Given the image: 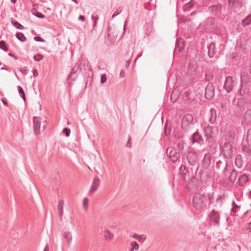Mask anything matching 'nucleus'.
I'll return each mask as SVG.
<instances>
[{
    "mask_svg": "<svg viewBox=\"0 0 251 251\" xmlns=\"http://www.w3.org/2000/svg\"><path fill=\"white\" fill-rule=\"evenodd\" d=\"M92 70L87 60L82 59L78 61L72 68L71 72L68 77L69 84L71 85V83L76 80L77 77L76 73L78 72H81L83 75L87 74L89 75V73Z\"/></svg>",
    "mask_w": 251,
    "mask_h": 251,
    "instance_id": "nucleus-1",
    "label": "nucleus"
},
{
    "mask_svg": "<svg viewBox=\"0 0 251 251\" xmlns=\"http://www.w3.org/2000/svg\"><path fill=\"white\" fill-rule=\"evenodd\" d=\"M206 198L203 195L196 194L193 199L194 207L198 210H202L206 206Z\"/></svg>",
    "mask_w": 251,
    "mask_h": 251,
    "instance_id": "nucleus-2",
    "label": "nucleus"
},
{
    "mask_svg": "<svg viewBox=\"0 0 251 251\" xmlns=\"http://www.w3.org/2000/svg\"><path fill=\"white\" fill-rule=\"evenodd\" d=\"M220 151L225 158L230 159L233 155L232 146L229 141H226L223 145H220Z\"/></svg>",
    "mask_w": 251,
    "mask_h": 251,
    "instance_id": "nucleus-3",
    "label": "nucleus"
},
{
    "mask_svg": "<svg viewBox=\"0 0 251 251\" xmlns=\"http://www.w3.org/2000/svg\"><path fill=\"white\" fill-rule=\"evenodd\" d=\"M193 125V117L191 114H186L183 116L182 122L181 127L183 130H187Z\"/></svg>",
    "mask_w": 251,
    "mask_h": 251,
    "instance_id": "nucleus-4",
    "label": "nucleus"
},
{
    "mask_svg": "<svg viewBox=\"0 0 251 251\" xmlns=\"http://www.w3.org/2000/svg\"><path fill=\"white\" fill-rule=\"evenodd\" d=\"M166 153L173 162H176L180 157V154L177 150L172 147H169L167 149Z\"/></svg>",
    "mask_w": 251,
    "mask_h": 251,
    "instance_id": "nucleus-5",
    "label": "nucleus"
},
{
    "mask_svg": "<svg viewBox=\"0 0 251 251\" xmlns=\"http://www.w3.org/2000/svg\"><path fill=\"white\" fill-rule=\"evenodd\" d=\"M222 5L220 3H216L208 7V10L213 15L219 16L222 14Z\"/></svg>",
    "mask_w": 251,
    "mask_h": 251,
    "instance_id": "nucleus-6",
    "label": "nucleus"
},
{
    "mask_svg": "<svg viewBox=\"0 0 251 251\" xmlns=\"http://www.w3.org/2000/svg\"><path fill=\"white\" fill-rule=\"evenodd\" d=\"M234 87V81L231 76H227L226 78L223 88L227 93H230Z\"/></svg>",
    "mask_w": 251,
    "mask_h": 251,
    "instance_id": "nucleus-7",
    "label": "nucleus"
},
{
    "mask_svg": "<svg viewBox=\"0 0 251 251\" xmlns=\"http://www.w3.org/2000/svg\"><path fill=\"white\" fill-rule=\"evenodd\" d=\"M215 88L213 85L209 83L205 89V97L208 100H211L214 96Z\"/></svg>",
    "mask_w": 251,
    "mask_h": 251,
    "instance_id": "nucleus-8",
    "label": "nucleus"
},
{
    "mask_svg": "<svg viewBox=\"0 0 251 251\" xmlns=\"http://www.w3.org/2000/svg\"><path fill=\"white\" fill-rule=\"evenodd\" d=\"M187 158L188 162L190 165L195 166L198 162V156L195 151H190L187 155Z\"/></svg>",
    "mask_w": 251,
    "mask_h": 251,
    "instance_id": "nucleus-9",
    "label": "nucleus"
},
{
    "mask_svg": "<svg viewBox=\"0 0 251 251\" xmlns=\"http://www.w3.org/2000/svg\"><path fill=\"white\" fill-rule=\"evenodd\" d=\"M209 220L212 223L216 225L219 224L220 215L217 211H216L214 210H212L211 213L209 214Z\"/></svg>",
    "mask_w": 251,
    "mask_h": 251,
    "instance_id": "nucleus-10",
    "label": "nucleus"
},
{
    "mask_svg": "<svg viewBox=\"0 0 251 251\" xmlns=\"http://www.w3.org/2000/svg\"><path fill=\"white\" fill-rule=\"evenodd\" d=\"M236 135V129L234 127L230 128L227 131L226 138L228 141H233Z\"/></svg>",
    "mask_w": 251,
    "mask_h": 251,
    "instance_id": "nucleus-11",
    "label": "nucleus"
},
{
    "mask_svg": "<svg viewBox=\"0 0 251 251\" xmlns=\"http://www.w3.org/2000/svg\"><path fill=\"white\" fill-rule=\"evenodd\" d=\"M208 55L209 58H212L215 56L217 57L219 54L217 53V50L215 48V44L213 43H211L208 47Z\"/></svg>",
    "mask_w": 251,
    "mask_h": 251,
    "instance_id": "nucleus-12",
    "label": "nucleus"
},
{
    "mask_svg": "<svg viewBox=\"0 0 251 251\" xmlns=\"http://www.w3.org/2000/svg\"><path fill=\"white\" fill-rule=\"evenodd\" d=\"M192 142L194 143L202 144L203 140L202 138V136L199 134V133L196 131L194 133L191 137Z\"/></svg>",
    "mask_w": 251,
    "mask_h": 251,
    "instance_id": "nucleus-13",
    "label": "nucleus"
},
{
    "mask_svg": "<svg viewBox=\"0 0 251 251\" xmlns=\"http://www.w3.org/2000/svg\"><path fill=\"white\" fill-rule=\"evenodd\" d=\"M217 111L214 108H211L209 113V122L212 125L216 124Z\"/></svg>",
    "mask_w": 251,
    "mask_h": 251,
    "instance_id": "nucleus-14",
    "label": "nucleus"
},
{
    "mask_svg": "<svg viewBox=\"0 0 251 251\" xmlns=\"http://www.w3.org/2000/svg\"><path fill=\"white\" fill-rule=\"evenodd\" d=\"M41 123L38 117L33 118V128L35 134H38L40 132Z\"/></svg>",
    "mask_w": 251,
    "mask_h": 251,
    "instance_id": "nucleus-15",
    "label": "nucleus"
},
{
    "mask_svg": "<svg viewBox=\"0 0 251 251\" xmlns=\"http://www.w3.org/2000/svg\"><path fill=\"white\" fill-rule=\"evenodd\" d=\"M100 178L96 176L94 177L93 183L90 187V193L95 192L98 189V186L100 185Z\"/></svg>",
    "mask_w": 251,
    "mask_h": 251,
    "instance_id": "nucleus-16",
    "label": "nucleus"
},
{
    "mask_svg": "<svg viewBox=\"0 0 251 251\" xmlns=\"http://www.w3.org/2000/svg\"><path fill=\"white\" fill-rule=\"evenodd\" d=\"M108 31V37L109 39L111 40L112 42H114L118 36V31L111 28H109Z\"/></svg>",
    "mask_w": 251,
    "mask_h": 251,
    "instance_id": "nucleus-17",
    "label": "nucleus"
},
{
    "mask_svg": "<svg viewBox=\"0 0 251 251\" xmlns=\"http://www.w3.org/2000/svg\"><path fill=\"white\" fill-rule=\"evenodd\" d=\"M249 102V100L247 98H242L238 99L237 105L240 109L245 108L246 105Z\"/></svg>",
    "mask_w": 251,
    "mask_h": 251,
    "instance_id": "nucleus-18",
    "label": "nucleus"
},
{
    "mask_svg": "<svg viewBox=\"0 0 251 251\" xmlns=\"http://www.w3.org/2000/svg\"><path fill=\"white\" fill-rule=\"evenodd\" d=\"M228 6L233 8H237L241 6V0H228Z\"/></svg>",
    "mask_w": 251,
    "mask_h": 251,
    "instance_id": "nucleus-19",
    "label": "nucleus"
},
{
    "mask_svg": "<svg viewBox=\"0 0 251 251\" xmlns=\"http://www.w3.org/2000/svg\"><path fill=\"white\" fill-rule=\"evenodd\" d=\"M244 119L248 124H251V109H248L245 112L244 116Z\"/></svg>",
    "mask_w": 251,
    "mask_h": 251,
    "instance_id": "nucleus-20",
    "label": "nucleus"
},
{
    "mask_svg": "<svg viewBox=\"0 0 251 251\" xmlns=\"http://www.w3.org/2000/svg\"><path fill=\"white\" fill-rule=\"evenodd\" d=\"M179 172L183 180L186 181V179L185 176L187 173V170L186 169L185 167L181 165L179 168Z\"/></svg>",
    "mask_w": 251,
    "mask_h": 251,
    "instance_id": "nucleus-21",
    "label": "nucleus"
},
{
    "mask_svg": "<svg viewBox=\"0 0 251 251\" xmlns=\"http://www.w3.org/2000/svg\"><path fill=\"white\" fill-rule=\"evenodd\" d=\"M203 131L205 133V136L207 139L210 137L213 133L212 127L210 126H207L203 128Z\"/></svg>",
    "mask_w": 251,
    "mask_h": 251,
    "instance_id": "nucleus-22",
    "label": "nucleus"
},
{
    "mask_svg": "<svg viewBox=\"0 0 251 251\" xmlns=\"http://www.w3.org/2000/svg\"><path fill=\"white\" fill-rule=\"evenodd\" d=\"M63 205H64V201L63 200H60L58 201V215L59 217H61L63 214Z\"/></svg>",
    "mask_w": 251,
    "mask_h": 251,
    "instance_id": "nucleus-23",
    "label": "nucleus"
},
{
    "mask_svg": "<svg viewBox=\"0 0 251 251\" xmlns=\"http://www.w3.org/2000/svg\"><path fill=\"white\" fill-rule=\"evenodd\" d=\"M251 23V14L248 15L242 21V25L244 27L249 25Z\"/></svg>",
    "mask_w": 251,
    "mask_h": 251,
    "instance_id": "nucleus-24",
    "label": "nucleus"
},
{
    "mask_svg": "<svg viewBox=\"0 0 251 251\" xmlns=\"http://www.w3.org/2000/svg\"><path fill=\"white\" fill-rule=\"evenodd\" d=\"M237 176L238 171L235 169L232 170L229 176V179L230 181L234 182L237 177Z\"/></svg>",
    "mask_w": 251,
    "mask_h": 251,
    "instance_id": "nucleus-25",
    "label": "nucleus"
},
{
    "mask_svg": "<svg viewBox=\"0 0 251 251\" xmlns=\"http://www.w3.org/2000/svg\"><path fill=\"white\" fill-rule=\"evenodd\" d=\"M133 237L140 242H144L146 239V237L144 235L134 234Z\"/></svg>",
    "mask_w": 251,
    "mask_h": 251,
    "instance_id": "nucleus-26",
    "label": "nucleus"
},
{
    "mask_svg": "<svg viewBox=\"0 0 251 251\" xmlns=\"http://www.w3.org/2000/svg\"><path fill=\"white\" fill-rule=\"evenodd\" d=\"M16 37L18 40L22 42H25L26 40V38L22 32H17L16 34Z\"/></svg>",
    "mask_w": 251,
    "mask_h": 251,
    "instance_id": "nucleus-27",
    "label": "nucleus"
},
{
    "mask_svg": "<svg viewBox=\"0 0 251 251\" xmlns=\"http://www.w3.org/2000/svg\"><path fill=\"white\" fill-rule=\"evenodd\" d=\"M239 180L241 185H243L248 181V177L246 175H242L240 176Z\"/></svg>",
    "mask_w": 251,
    "mask_h": 251,
    "instance_id": "nucleus-28",
    "label": "nucleus"
},
{
    "mask_svg": "<svg viewBox=\"0 0 251 251\" xmlns=\"http://www.w3.org/2000/svg\"><path fill=\"white\" fill-rule=\"evenodd\" d=\"M183 47V42L181 39H177L176 43L175 50L178 49V50L180 51Z\"/></svg>",
    "mask_w": 251,
    "mask_h": 251,
    "instance_id": "nucleus-29",
    "label": "nucleus"
},
{
    "mask_svg": "<svg viewBox=\"0 0 251 251\" xmlns=\"http://www.w3.org/2000/svg\"><path fill=\"white\" fill-rule=\"evenodd\" d=\"M242 150L247 155H250L251 154V149L245 145H242Z\"/></svg>",
    "mask_w": 251,
    "mask_h": 251,
    "instance_id": "nucleus-30",
    "label": "nucleus"
},
{
    "mask_svg": "<svg viewBox=\"0 0 251 251\" xmlns=\"http://www.w3.org/2000/svg\"><path fill=\"white\" fill-rule=\"evenodd\" d=\"M241 156L240 155H236L235 159V163L236 165V166L240 168L242 167V165L241 162Z\"/></svg>",
    "mask_w": 251,
    "mask_h": 251,
    "instance_id": "nucleus-31",
    "label": "nucleus"
},
{
    "mask_svg": "<svg viewBox=\"0 0 251 251\" xmlns=\"http://www.w3.org/2000/svg\"><path fill=\"white\" fill-rule=\"evenodd\" d=\"M11 24L16 28L22 30L24 28V27L20 23L16 21H12Z\"/></svg>",
    "mask_w": 251,
    "mask_h": 251,
    "instance_id": "nucleus-32",
    "label": "nucleus"
},
{
    "mask_svg": "<svg viewBox=\"0 0 251 251\" xmlns=\"http://www.w3.org/2000/svg\"><path fill=\"white\" fill-rule=\"evenodd\" d=\"M17 88H18V92H19L20 96L21 97V98H22V99L24 100V101H25V100H26L25 96V92H24V91L23 88L20 86H18L17 87Z\"/></svg>",
    "mask_w": 251,
    "mask_h": 251,
    "instance_id": "nucleus-33",
    "label": "nucleus"
},
{
    "mask_svg": "<svg viewBox=\"0 0 251 251\" xmlns=\"http://www.w3.org/2000/svg\"><path fill=\"white\" fill-rule=\"evenodd\" d=\"M104 237L106 240H111L113 238V235L108 230H105Z\"/></svg>",
    "mask_w": 251,
    "mask_h": 251,
    "instance_id": "nucleus-34",
    "label": "nucleus"
},
{
    "mask_svg": "<svg viewBox=\"0 0 251 251\" xmlns=\"http://www.w3.org/2000/svg\"><path fill=\"white\" fill-rule=\"evenodd\" d=\"M64 238L68 243H70L72 239L71 233L69 232H65L64 233Z\"/></svg>",
    "mask_w": 251,
    "mask_h": 251,
    "instance_id": "nucleus-35",
    "label": "nucleus"
},
{
    "mask_svg": "<svg viewBox=\"0 0 251 251\" xmlns=\"http://www.w3.org/2000/svg\"><path fill=\"white\" fill-rule=\"evenodd\" d=\"M231 205L232 207L231 209V211L232 212H236L237 210L240 208V206L237 205L234 201H232Z\"/></svg>",
    "mask_w": 251,
    "mask_h": 251,
    "instance_id": "nucleus-36",
    "label": "nucleus"
},
{
    "mask_svg": "<svg viewBox=\"0 0 251 251\" xmlns=\"http://www.w3.org/2000/svg\"><path fill=\"white\" fill-rule=\"evenodd\" d=\"M0 49L4 51H7L8 50V48L6 46V42L5 41H0Z\"/></svg>",
    "mask_w": 251,
    "mask_h": 251,
    "instance_id": "nucleus-37",
    "label": "nucleus"
},
{
    "mask_svg": "<svg viewBox=\"0 0 251 251\" xmlns=\"http://www.w3.org/2000/svg\"><path fill=\"white\" fill-rule=\"evenodd\" d=\"M92 19L94 21L93 26L95 27L97 24V22L99 18L98 15L93 14L92 16Z\"/></svg>",
    "mask_w": 251,
    "mask_h": 251,
    "instance_id": "nucleus-38",
    "label": "nucleus"
},
{
    "mask_svg": "<svg viewBox=\"0 0 251 251\" xmlns=\"http://www.w3.org/2000/svg\"><path fill=\"white\" fill-rule=\"evenodd\" d=\"M88 199L87 198H85L83 201V207L85 210H87L88 208Z\"/></svg>",
    "mask_w": 251,
    "mask_h": 251,
    "instance_id": "nucleus-39",
    "label": "nucleus"
},
{
    "mask_svg": "<svg viewBox=\"0 0 251 251\" xmlns=\"http://www.w3.org/2000/svg\"><path fill=\"white\" fill-rule=\"evenodd\" d=\"M63 132L65 133L66 137H69L70 135L71 130L68 128H65L63 129Z\"/></svg>",
    "mask_w": 251,
    "mask_h": 251,
    "instance_id": "nucleus-40",
    "label": "nucleus"
},
{
    "mask_svg": "<svg viewBox=\"0 0 251 251\" xmlns=\"http://www.w3.org/2000/svg\"><path fill=\"white\" fill-rule=\"evenodd\" d=\"M43 56L40 54H38L36 55H34L33 57L34 59L36 61H40L43 59Z\"/></svg>",
    "mask_w": 251,
    "mask_h": 251,
    "instance_id": "nucleus-41",
    "label": "nucleus"
},
{
    "mask_svg": "<svg viewBox=\"0 0 251 251\" xmlns=\"http://www.w3.org/2000/svg\"><path fill=\"white\" fill-rule=\"evenodd\" d=\"M130 246L133 248L135 250H138L139 249V245L136 242H132L130 243Z\"/></svg>",
    "mask_w": 251,
    "mask_h": 251,
    "instance_id": "nucleus-42",
    "label": "nucleus"
},
{
    "mask_svg": "<svg viewBox=\"0 0 251 251\" xmlns=\"http://www.w3.org/2000/svg\"><path fill=\"white\" fill-rule=\"evenodd\" d=\"M33 15L39 18H44L45 17L44 15L39 12H35L33 13Z\"/></svg>",
    "mask_w": 251,
    "mask_h": 251,
    "instance_id": "nucleus-43",
    "label": "nucleus"
},
{
    "mask_svg": "<svg viewBox=\"0 0 251 251\" xmlns=\"http://www.w3.org/2000/svg\"><path fill=\"white\" fill-rule=\"evenodd\" d=\"M122 9H117L112 16V19H114L116 16L119 15L121 12Z\"/></svg>",
    "mask_w": 251,
    "mask_h": 251,
    "instance_id": "nucleus-44",
    "label": "nucleus"
},
{
    "mask_svg": "<svg viewBox=\"0 0 251 251\" xmlns=\"http://www.w3.org/2000/svg\"><path fill=\"white\" fill-rule=\"evenodd\" d=\"M107 80V77L105 75H102L100 77V83L102 84L104 83Z\"/></svg>",
    "mask_w": 251,
    "mask_h": 251,
    "instance_id": "nucleus-45",
    "label": "nucleus"
},
{
    "mask_svg": "<svg viewBox=\"0 0 251 251\" xmlns=\"http://www.w3.org/2000/svg\"><path fill=\"white\" fill-rule=\"evenodd\" d=\"M34 40L37 42H45V40L40 36H35L34 37Z\"/></svg>",
    "mask_w": 251,
    "mask_h": 251,
    "instance_id": "nucleus-46",
    "label": "nucleus"
},
{
    "mask_svg": "<svg viewBox=\"0 0 251 251\" xmlns=\"http://www.w3.org/2000/svg\"><path fill=\"white\" fill-rule=\"evenodd\" d=\"M25 67V69H20V71L23 74L25 75L28 73V70Z\"/></svg>",
    "mask_w": 251,
    "mask_h": 251,
    "instance_id": "nucleus-47",
    "label": "nucleus"
},
{
    "mask_svg": "<svg viewBox=\"0 0 251 251\" xmlns=\"http://www.w3.org/2000/svg\"><path fill=\"white\" fill-rule=\"evenodd\" d=\"M130 137H129L128 141L126 144V147L127 148H130L131 147V144L130 143Z\"/></svg>",
    "mask_w": 251,
    "mask_h": 251,
    "instance_id": "nucleus-48",
    "label": "nucleus"
},
{
    "mask_svg": "<svg viewBox=\"0 0 251 251\" xmlns=\"http://www.w3.org/2000/svg\"><path fill=\"white\" fill-rule=\"evenodd\" d=\"M120 76L121 77H124L125 76V72L122 70L120 72Z\"/></svg>",
    "mask_w": 251,
    "mask_h": 251,
    "instance_id": "nucleus-49",
    "label": "nucleus"
},
{
    "mask_svg": "<svg viewBox=\"0 0 251 251\" xmlns=\"http://www.w3.org/2000/svg\"><path fill=\"white\" fill-rule=\"evenodd\" d=\"M1 101H2V103H3L4 105H5V106H8V103H7V100H6L5 99H4V98L2 99L1 100Z\"/></svg>",
    "mask_w": 251,
    "mask_h": 251,
    "instance_id": "nucleus-50",
    "label": "nucleus"
},
{
    "mask_svg": "<svg viewBox=\"0 0 251 251\" xmlns=\"http://www.w3.org/2000/svg\"><path fill=\"white\" fill-rule=\"evenodd\" d=\"M85 19V18L83 15H80L78 17V20H81L82 22L84 21Z\"/></svg>",
    "mask_w": 251,
    "mask_h": 251,
    "instance_id": "nucleus-51",
    "label": "nucleus"
},
{
    "mask_svg": "<svg viewBox=\"0 0 251 251\" xmlns=\"http://www.w3.org/2000/svg\"><path fill=\"white\" fill-rule=\"evenodd\" d=\"M33 76L34 77H36L37 76V75H38V73H37V70H34L33 71Z\"/></svg>",
    "mask_w": 251,
    "mask_h": 251,
    "instance_id": "nucleus-52",
    "label": "nucleus"
},
{
    "mask_svg": "<svg viewBox=\"0 0 251 251\" xmlns=\"http://www.w3.org/2000/svg\"><path fill=\"white\" fill-rule=\"evenodd\" d=\"M8 54L9 56L14 57L16 60L17 59V57L16 56H15L14 55V54H13V53H9Z\"/></svg>",
    "mask_w": 251,
    "mask_h": 251,
    "instance_id": "nucleus-53",
    "label": "nucleus"
},
{
    "mask_svg": "<svg viewBox=\"0 0 251 251\" xmlns=\"http://www.w3.org/2000/svg\"><path fill=\"white\" fill-rule=\"evenodd\" d=\"M44 251H49V246L48 245L46 246Z\"/></svg>",
    "mask_w": 251,
    "mask_h": 251,
    "instance_id": "nucleus-54",
    "label": "nucleus"
},
{
    "mask_svg": "<svg viewBox=\"0 0 251 251\" xmlns=\"http://www.w3.org/2000/svg\"><path fill=\"white\" fill-rule=\"evenodd\" d=\"M0 69H1V70H6V71H7L10 72L9 69H8V68H4V67H2Z\"/></svg>",
    "mask_w": 251,
    "mask_h": 251,
    "instance_id": "nucleus-55",
    "label": "nucleus"
},
{
    "mask_svg": "<svg viewBox=\"0 0 251 251\" xmlns=\"http://www.w3.org/2000/svg\"><path fill=\"white\" fill-rule=\"evenodd\" d=\"M241 89H242V87H241L240 90H239V92H238L239 94V95L241 96L242 95Z\"/></svg>",
    "mask_w": 251,
    "mask_h": 251,
    "instance_id": "nucleus-56",
    "label": "nucleus"
},
{
    "mask_svg": "<svg viewBox=\"0 0 251 251\" xmlns=\"http://www.w3.org/2000/svg\"><path fill=\"white\" fill-rule=\"evenodd\" d=\"M207 20H209V21H211V24H212L214 23V22H213V20L212 19H211V18H210V19H207Z\"/></svg>",
    "mask_w": 251,
    "mask_h": 251,
    "instance_id": "nucleus-57",
    "label": "nucleus"
},
{
    "mask_svg": "<svg viewBox=\"0 0 251 251\" xmlns=\"http://www.w3.org/2000/svg\"><path fill=\"white\" fill-rule=\"evenodd\" d=\"M11 2L13 3H15L17 1V0H10Z\"/></svg>",
    "mask_w": 251,
    "mask_h": 251,
    "instance_id": "nucleus-58",
    "label": "nucleus"
},
{
    "mask_svg": "<svg viewBox=\"0 0 251 251\" xmlns=\"http://www.w3.org/2000/svg\"><path fill=\"white\" fill-rule=\"evenodd\" d=\"M72 1H73L75 3H76V4L78 3V2L77 0H72Z\"/></svg>",
    "mask_w": 251,
    "mask_h": 251,
    "instance_id": "nucleus-59",
    "label": "nucleus"
},
{
    "mask_svg": "<svg viewBox=\"0 0 251 251\" xmlns=\"http://www.w3.org/2000/svg\"><path fill=\"white\" fill-rule=\"evenodd\" d=\"M130 62H131L130 60H127V65H129V64H130Z\"/></svg>",
    "mask_w": 251,
    "mask_h": 251,
    "instance_id": "nucleus-60",
    "label": "nucleus"
},
{
    "mask_svg": "<svg viewBox=\"0 0 251 251\" xmlns=\"http://www.w3.org/2000/svg\"><path fill=\"white\" fill-rule=\"evenodd\" d=\"M249 198H251V190L249 192Z\"/></svg>",
    "mask_w": 251,
    "mask_h": 251,
    "instance_id": "nucleus-61",
    "label": "nucleus"
},
{
    "mask_svg": "<svg viewBox=\"0 0 251 251\" xmlns=\"http://www.w3.org/2000/svg\"><path fill=\"white\" fill-rule=\"evenodd\" d=\"M134 250H135L133 248H132V247L129 250V251H133Z\"/></svg>",
    "mask_w": 251,
    "mask_h": 251,
    "instance_id": "nucleus-62",
    "label": "nucleus"
},
{
    "mask_svg": "<svg viewBox=\"0 0 251 251\" xmlns=\"http://www.w3.org/2000/svg\"><path fill=\"white\" fill-rule=\"evenodd\" d=\"M141 56V54L139 55L136 58V60L139 57H140Z\"/></svg>",
    "mask_w": 251,
    "mask_h": 251,
    "instance_id": "nucleus-63",
    "label": "nucleus"
},
{
    "mask_svg": "<svg viewBox=\"0 0 251 251\" xmlns=\"http://www.w3.org/2000/svg\"><path fill=\"white\" fill-rule=\"evenodd\" d=\"M15 75H16V77L19 79V78L18 76L16 74H15Z\"/></svg>",
    "mask_w": 251,
    "mask_h": 251,
    "instance_id": "nucleus-64",
    "label": "nucleus"
}]
</instances>
